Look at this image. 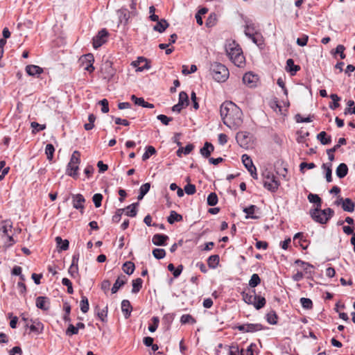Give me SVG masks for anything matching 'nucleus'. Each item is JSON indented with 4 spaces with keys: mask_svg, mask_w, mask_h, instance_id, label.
<instances>
[{
    "mask_svg": "<svg viewBox=\"0 0 355 355\" xmlns=\"http://www.w3.org/2000/svg\"><path fill=\"white\" fill-rule=\"evenodd\" d=\"M98 103L101 105V111L103 113L109 112V103L106 98L101 100Z\"/></svg>",
    "mask_w": 355,
    "mask_h": 355,
    "instance_id": "nucleus-62",
    "label": "nucleus"
},
{
    "mask_svg": "<svg viewBox=\"0 0 355 355\" xmlns=\"http://www.w3.org/2000/svg\"><path fill=\"white\" fill-rule=\"evenodd\" d=\"M286 70L287 72L290 73L291 76H294L300 70V67L295 64L294 60L289 58L286 60Z\"/></svg>",
    "mask_w": 355,
    "mask_h": 355,
    "instance_id": "nucleus-21",
    "label": "nucleus"
},
{
    "mask_svg": "<svg viewBox=\"0 0 355 355\" xmlns=\"http://www.w3.org/2000/svg\"><path fill=\"white\" fill-rule=\"evenodd\" d=\"M334 215V211L331 208H327L324 209H321L320 211L315 213V216L318 218H315L314 215H310L312 219L320 224H326Z\"/></svg>",
    "mask_w": 355,
    "mask_h": 355,
    "instance_id": "nucleus-7",
    "label": "nucleus"
},
{
    "mask_svg": "<svg viewBox=\"0 0 355 355\" xmlns=\"http://www.w3.org/2000/svg\"><path fill=\"white\" fill-rule=\"evenodd\" d=\"M314 115H309L308 117L304 118L300 114H297L295 116L297 123H309L313 121Z\"/></svg>",
    "mask_w": 355,
    "mask_h": 355,
    "instance_id": "nucleus-52",
    "label": "nucleus"
},
{
    "mask_svg": "<svg viewBox=\"0 0 355 355\" xmlns=\"http://www.w3.org/2000/svg\"><path fill=\"white\" fill-rule=\"evenodd\" d=\"M241 295L245 303L253 305L257 310L261 309L266 305V300L265 297L256 295L254 289L250 293L243 292Z\"/></svg>",
    "mask_w": 355,
    "mask_h": 355,
    "instance_id": "nucleus-4",
    "label": "nucleus"
},
{
    "mask_svg": "<svg viewBox=\"0 0 355 355\" xmlns=\"http://www.w3.org/2000/svg\"><path fill=\"white\" fill-rule=\"evenodd\" d=\"M12 227V223L10 220H3L2 222V226L1 230L3 233L4 236H8V231Z\"/></svg>",
    "mask_w": 355,
    "mask_h": 355,
    "instance_id": "nucleus-44",
    "label": "nucleus"
},
{
    "mask_svg": "<svg viewBox=\"0 0 355 355\" xmlns=\"http://www.w3.org/2000/svg\"><path fill=\"white\" fill-rule=\"evenodd\" d=\"M261 282V279L259 276L254 273L251 276V278L249 281V286L252 288H254L258 286Z\"/></svg>",
    "mask_w": 355,
    "mask_h": 355,
    "instance_id": "nucleus-50",
    "label": "nucleus"
},
{
    "mask_svg": "<svg viewBox=\"0 0 355 355\" xmlns=\"http://www.w3.org/2000/svg\"><path fill=\"white\" fill-rule=\"evenodd\" d=\"M258 209L259 208L256 205H251L249 207L243 208V211L247 214L245 216L246 218L258 219L259 216L254 215L255 211Z\"/></svg>",
    "mask_w": 355,
    "mask_h": 355,
    "instance_id": "nucleus-25",
    "label": "nucleus"
},
{
    "mask_svg": "<svg viewBox=\"0 0 355 355\" xmlns=\"http://www.w3.org/2000/svg\"><path fill=\"white\" fill-rule=\"evenodd\" d=\"M168 26V23L165 19H162L157 21V24L153 27V30L159 33H163Z\"/></svg>",
    "mask_w": 355,
    "mask_h": 355,
    "instance_id": "nucleus-28",
    "label": "nucleus"
},
{
    "mask_svg": "<svg viewBox=\"0 0 355 355\" xmlns=\"http://www.w3.org/2000/svg\"><path fill=\"white\" fill-rule=\"evenodd\" d=\"M178 103L182 106H187L189 104V96L185 92H180L179 94Z\"/></svg>",
    "mask_w": 355,
    "mask_h": 355,
    "instance_id": "nucleus-45",
    "label": "nucleus"
},
{
    "mask_svg": "<svg viewBox=\"0 0 355 355\" xmlns=\"http://www.w3.org/2000/svg\"><path fill=\"white\" fill-rule=\"evenodd\" d=\"M138 205V202H135L126 207V208L124 209L126 210L125 214L130 217H135L137 214V207Z\"/></svg>",
    "mask_w": 355,
    "mask_h": 355,
    "instance_id": "nucleus-35",
    "label": "nucleus"
},
{
    "mask_svg": "<svg viewBox=\"0 0 355 355\" xmlns=\"http://www.w3.org/2000/svg\"><path fill=\"white\" fill-rule=\"evenodd\" d=\"M109 35L107 31L103 28L98 31V34L93 37V47L98 49L107 42Z\"/></svg>",
    "mask_w": 355,
    "mask_h": 355,
    "instance_id": "nucleus-9",
    "label": "nucleus"
},
{
    "mask_svg": "<svg viewBox=\"0 0 355 355\" xmlns=\"http://www.w3.org/2000/svg\"><path fill=\"white\" fill-rule=\"evenodd\" d=\"M348 171L349 168L347 165L345 163H341L338 166L336 170V173L338 178L341 179L345 178L347 175Z\"/></svg>",
    "mask_w": 355,
    "mask_h": 355,
    "instance_id": "nucleus-26",
    "label": "nucleus"
},
{
    "mask_svg": "<svg viewBox=\"0 0 355 355\" xmlns=\"http://www.w3.org/2000/svg\"><path fill=\"white\" fill-rule=\"evenodd\" d=\"M80 153L78 150H75L71 155L69 162L67 164L66 174L73 178H78V165L80 162Z\"/></svg>",
    "mask_w": 355,
    "mask_h": 355,
    "instance_id": "nucleus-6",
    "label": "nucleus"
},
{
    "mask_svg": "<svg viewBox=\"0 0 355 355\" xmlns=\"http://www.w3.org/2000/svg\"><path fill=\"white\" fill-rule=\"evenodd\" d=\"M220 114L223 123L232 130H236L243 124V112L232 101H225L221 104Z\"/></svg>",
    "mask_w": 355,
    "mask_h": 355,
    "instance_id": "nucleus-1",
    "label": "nucleus"
},
{
    "mask_svg": "<svg viewBox=\"0 0 355 355\" xmlns=\"http://www.w3.org/2000/svg\"><path fill=\"white\" fill-rule=\"evenodd\" d=\"M209 70L213 78L218 83H224L229 78L228 69L223 64L214 62L210 64Z\"/></svg>",
    "mask_w": 355,
    "mask_h": 355,
    "instance_id": "nucleus-3",
    "label": "nucleus"
},
{
    "mask_svg": "<svg viewBox=\"0 0 355 355\" xmlns=\"http://www.w3.org/2000/svg\"><path fill=\"white\" fill-rule=\"evenodd\" d=\"M30 322L32 324L30 325L29 329L31 332H34L37 334H40L42 332L44 329L43 324L37 320H33L31 318Z\"/></svg>",
    "mask_w": 355,
    "mask_h": 355,
    "instance_id": "nucleus-22",
    "label": "nucleus"
},
{
    "mask_svg": "<svg viewBox=\"0 0 355 355\" xmlns=\"http://www.w3.org/2000/svg\"><path fill=\"white\" fill-rule=\"evenodd\" d=\"M127 281H128L127 277L125 275L121 274L117 278L116 282H114V284L111 289L112 293H116L121 286H123V285H125L126 284Z\"/></svg>",
    "mask_w": 355,
    "mask_h": 355,
    "instance_id": "nucleus-19",
    "label": "nucleus"
},
{
    "mask_svg": "<svg viewBox=\"0 0 355 355\" xmlns=\"http://www.w3.org/2000/svg\"><path fill=\"white\" fill-rule=\"evenodd\" d=\"M245 327L246 333H253L264 329L263 326L259 323H247L245 324Z\"/></svg>",
    "mask_w": 355,
    "mask_h": 355,
    "instance_id": "nucleus-30",
    "label": "nucleus"
},
{
    "mask_svg": "<svg viewBox=\"0 0 355 355\" xmlns=\"http://www.w3.org/2000/svg\"><path fill=\"white\" fill-rule=\"evenodd\" d=\"M193 148L194 146L192 144H187L184 148L181 146L176 152L177 155L179 157H182V154L188 155L193 150Z\"/></svg>",
    "mask_w": 355,
    "mask_h": 355,
    "instance_id": "nucleus-33",
    "label": "nucleus"
},
{
    "mask_svg": "<svg viewBox=\"0 0 355 355\" xmlns=\"http://www.w3.org/2000/svg\"><path fill=\"white\" fill-rule=\"evenodd\" d=\"M168 239V236L166 234H156L153 236L152 242L155 245L165 246Z\"/></svg>",
    "mask_w": 355,
    "mask_h": 355,
    "instance_id": "nucleus-17",
    "label": "nucleus"
},
{
    "mask_svg": "<svg viewBox=\"0 0 355 355\" xmlns=\"http://www.w3.org/2000/svg\"><path fill=\"white\" fill-rule=\"evenodd\" d=\"M214 150V146L210 142L206 141L204 146L200 148V153L205 158H209L211 153Z\"/></svg>",
    "mask_w": 355,
    "mask_h": 355,
    "instance_id": "nucleus-20",
    "label": "nucleus"
},
{
    "mask_svg": "<svg viewBox=\"0 0 355 355\" xmlns=\"http://www.w3.org/2000/svg\"><path fill=\"white\" fill-rule=\"evenodd\" d=\"M316 137L322 145H327L331 142V137L328 136L325 131L320 132Z\"/></svg>",
    "mask_w": 355,
    "mask_h": 355,
    "instance_id": "nucleus-29",
    "label": "nucleus"
},
{
    "mask_svg": "<svg viewBox=\"0 0 355 355\" xmlns=\"http://www.w3.org/2000/svg\"><path fill=\"white\" fill-rule=\"evenodd\" d=\"M83 64L85 66V70L87 71L89 73H92L94 71V67L93 65L94 62V58L93 54L87 53L84 55L81 58Z\"/></svg>",
    "mask_w": 355,
    "mask_h": 355,
    "instance_id": "nucleus-12",
    "label": "nucleus"
},
{
    "mask_svg": "<svg viewBox=\"0 0 355 355\" xmlns=\"http://www.w3.org/2000/svg\"><path fill=\"white\" fill-rule=\"evenodd\" d=\"M266 319L270 324H277L278 315L274 310H271L266 315Z\"/></svg>",
    "mask_w": 355,
    "mask_h": 355,
    "instance_id": "nucleus-34",
    "label": "nucleus"
},
{
    "mask_svg": "<svg viewBox=\"0 0 355 355\" xmlns=\"http://www.w3.org/2000/svg\"><path fill=\"white\" fill-rule=\"evenodd\" d=\"M31 126L33 128V133H36L40 130H43L46 128L45 125H40L38 123L33 121L31 123Z\"/></svg>",
    "mask_w": 355,
    "mask_h": 355,
    "instance_id": "nucleus-61",
    "label": "nucleus"
},
{
    "mask_svg": "<svg viewBox=\"0 0 355 355\" xmlns=\"http://www.w3.org/2000/svg\"><path fill=\"white\" fill-rule=\"evenodd\" d=\"M182 220V216L178 214L175 211H171L170 215L167 218V221L170 224H173L175 222H179Z\"/></svg>",
    "mask_w": 355,
    "mask_h": 355,
    "instance_id": "nucleus-38",
    "label": "nucleus"
},
{
    "mask_svg": "<svg viewBox=\"0 0 355 355\" xmlns=\"http://www.w3.org/2000/svg\"><path fill=\"white\" fill-rule=\"evenodd\" d=\"M143 280L141 278H137L132 281V293H137L142 288Z\"/></svg>",
    "mask_w": 355,
    "mask_h": 355,
    "instance_id": "nucleus-42",
    "label": "nucleus"
},
{
    "mask_svg": "<svg viewBox=\"0 0 355 355\" xmlns=\"http://www.w3.org/2000/svg\"><path fill=\"white\" fill-rule=\"evenodd\" d=\"M180 322L182 324L191 323L194 324L196 320L189 314H184L180 318Z\"/></svg>",
    "mask_w": 355,
    "mask_h": 355,
    "instance_id": "nucleus-51",
    "label": "nucleus"
},
{
    "mask_svg": "<svg viewBox=\"0 0 355 355\" xmlns=\"http://www.w3.org/2000/svg\"><path fill=\"white\" fill-rule=\"evenodd\" d=\"M345 50V47L343 44H338L336 49L335 52L334 53L335 54H339L340 59L343 60L345 58V54L344 53V51Z\"/></svg>",
    "mask_w": 355,
    "mask_h": 355,
    "instance_id": "nucleus-56",
    "label": "nucleus"
},
{
    "mask_svg": "<svg viewBox=\"0 0 355 355\" xmlns=\"http://www.w3.org/2000/svg\"><path fill=\"white\" fill-rule=\"evenodd\" d=\"M308 200L310 202L314 203L316 205V207L310 210V215H315V213L320 211V208L322 206V199L318 194H314L310 193L308 195ZM315 218H318L316 216H314Z\"/></svg>",
    "mask_w": 355,
    "mask_h": 355,
    "instance_id": "nucleus-11",
    "label": "nucleus"
},
{
    "mask_svg": "<svg viewBox=\"0 0 355 355\" xmlns=\"http://www.w3.org/2000/svg\"><path fill=\"white\" fill-rule=\"evenodd\" d=\"M55 152V148L53 144H48L45 148V153L46 155L47 159L49 161H51L53 158V155Z\"/></svg>",
    "mask_w": 355,
    "mask_h": 355,
    "instance_id": "nucleus-48",
    "label": "nucleus"
},
{
    "mask_svg": "<svg viewBox=\"0 0 355 355\" xmlns=\"http://www.w3.org/2000/svg\"><path fill=\"white\" fill-rule=\"evenodd\" d=\"M103 78L110 80L115 74V69L112 67V62L106 61L103 68Z\"/></svg>",
    "mask_w": 355,
    "mask_h": 355,
    "instance_id": "nucleus-14",
    "label": "nucleus"
},
{
    "mask_svg": "<svg viewBox=\"0 0 355 355\" xmlns=\"http://www.w3.org/2000/svg\"><path fill=\"white\" fill-rule=\"evenodd\" d=\"M156 153L155 148L152 146H148L146 148L145 153L142 155V160L146 161L149 159L150 156L153 155Z\"/></svg>",
    "mask_w": 355,
    "mask_h": 355,
    "instance_id": "nucleus-47",
    "label": "nucleus"
},
{
    "mask_svg": "<svg viewBox=\"0 0 355 355\" xmlns=\"http://www.w3.org/2000/svg\"><path fill=\"white\" fill-rule=\"evenodd\" d=\"M103 197L101 193H95L92 197V201L96 208L101 206V202Z\"/></svg>",
    "mask_w": 355,
    "mask_h": 355,
    "instance_id": "nucleus-54",
    "label": "nucleus"
},
{
    "mask_svg": "<svg viewBox=\"0 0 355 355\" xmlns=\"http://www.w3.org/2000/svg\"><path fill=\"white\" fill-rule=\"evenodd\" d=\"M72 199L73 207L76 209L80 210V213H83L85 209V198L80 193L73 194L71 193Z\"/></svg>",
    "mask_w": 355,
    "mask_h": 355,
    "instance_id": "nucleus-10",
    "label": "nucleus"
},
{
    "mask_svg": "<svg viewBox=\"0 0 355 355\" xmlns=\"http://www.w3.org/2000/svg\"><path fill=\"white\" fill-rule=\"evenodd\" d=\"M220 262V257L218 254L211 255L207 259V265L210 268H216L218 266Z\"/></svg>",
    "mask_w": 355,
    "mask_h": 355,
    "instance_id": "nucleus-31",
    "label": "nucleus"
},
{
    "mask_svg": "<svg viewBox=\"0 0 355 355\" xmlns=\"http://www.w3.org/2000/svg\"><path fill=\"white\" fill-rule=\"evenodd\" d=\"M329 97L333 101L329 105V108L333 110L337 109L340 106L338 102L340 101V98L336 94H331Z\"/></svg>",
    "mask_w": 355,
    "mask_h": 355,
    "instance_id": "nucleus-40",
    "label": "nucleus"
},
{
    "mask_svg": "<svg viewBox=\"0 0 355 355\" xmlns=\"http://www.w3.org/2000/svg\"><path fill=\"white\" fill-rule=\"evenodd\" d=\"M251 40L257 44L258 46L263 44V36L261 33L257 32L255 33V35L253 36V37L251 39Z\"/></svg>",
    "mask_w": 355,
    "mask_h": 355,
    "instance_id": "nucleus-55",
    "label": "nucleus"
},
{
    "mask_svg": "<svg viewBox=\"0 0 355 355\" xmlns=\"http://www.w3.org/2000/svg\"><path fill=\"white\" fill-rule=\"evenodd\" d=\"M152 253L153 257L157 259H162L166 256V251L162 248H155Z\"/></svg>",
    "mask_w": 355,
    "mask_h": 355,
    "instance_id": "nucleus-49",
    "label": "nucleus"
},
{
    "mask_svg": "<svg viewBox=\"0 0 355 355\" xmlns=\"http://www.w3.org/2000/svg\"><path fill=\"white\" fill-rule=\"evenodd\" d=\"M55 242L58 251L67 250L69 246V242L67 239L63 240L60 236L55 237Z\"/></svg>",
    "mask_w": 355,
    "mask_h": 355,
    "instance_id": "nucleus-27",
    "label": "nucleus"
},
{
    "mask_svg": "<svg viewBox=\"0 0 355 355\" xmlns=\"http://www.w3.org/2000/svg\"><path fill=\"white\" fill-rule=\"evenodd\" d=\"M132 64L135 67H137V71H143L150 68V62L144 57H139Z\"/></svg>",
    "mask_w": 355,
    "mask_h": 355,
    "instance_id": "nucleus-13",
    "label": "nucleus"
},
{
    "mask_svg": "<svg viewBox=\"0 0 355 355\" xmlns=\"http://www.w3.org/2000/svg\"><path fill=\"white\" fill-rule=\"evenodd\" d=\"M36 306L43 311H47L50 308V301L47 297L39 296L36 298Z\"/></svg>",
    "mask_w": 355,
    "mask_h": 355,
    "instance_id": "nucleus-16",
    "label": "nucleus"
},
{
    "mask_svg": "<svg viewBox=\"0 0 355 355\" xmlns=\"http://www.w3.org/2000/svg\"><path fill=\"white\" fill-rule=\"evenodd\" d=\"M302 306L306 309H311L313 307V302L309 298L302 297L300 299Z\"/></svg>",
    "mask_w": 355,
    "mask_h": 355,
    "instance_id": "nucleus-53",
    "label": "nucleus"
},
{
    "mask_svg": "<svg viewBox=\"0 0 355 355\" xmlns=\"http://www.w3.org/2000/svg\"><path fill=\"white\" fill-rule=\"evenodd\" d=\"M218 198L216 193L211 192L209 194L207 199V203L209 206H215L218 203Z\"/></svg>",
    "mask_w": 355,
    "mask_h": 355,
    "instance_id": "nucleus-46",
    "label": "nucleus"
},
{
    "mask_svg": "<svg viewBox=\"0 0 355 355\" xmlns=\"http://www.w3.org/2000/svg\"><path fill=\"white\" fill-rule=\"evenodd\" d=\"M26 73L31 76H35L43 73V69L39 66L30 64L26 67Z\"/></svg>",
    "mask_w": 355,
    "mask_h": 355,
    "instance_id": "nucleus-24",
    "label": "nucleus"
},
{
    "mask_svg": "<svg viewBox=\"0 0 355 355\" xmlns=\"http://www.w3.org/2000/svg\"><path fill=\"white\" fill-rule=\"evenodd\" d=\"M168 270L171 272L174 276V277H178L182 272L183 266L180 265L177 268L173 263H169L168 265Z\"/></svg>",
    "mask_w": 355,
    "mask_h": 355,
    "instance_id": "nucleus-37",
    "label": "nucleus"
},
{
    "mask_svg": "<svg viewBox=\"0 0 355 355\" xmlns=\"http://www.w3.org/2000/svg\"><path fill=\"white\" fill-rule=\"evenodd\" d=\"M124 211H125L124 209H118L116 211L115 214L112 216V221L114 223H119L121 220V216H122L123 213L124 212Z\"/></svg>",
    "mask_w": 355,
    "mask_h": 355,
    "instance_id": "nucleus-63",
    "label": "nucleus"
},
{
    "mask_svg": "<svg viewBox=\"0 0 355 355\" xmlns=\"http://www.w3.org/2000/svg\"><path fill=\"white\" fill-rule=\"evenodd\" d=\"M225 51L229 58L237 67H242L244 64V56L242 49L234 40H227L225 43Z\"/></svg>",
    "mask_w": 355,
    "mask_h": 355,
    "instance_id": "nucleus-2",
    "label": "nucleus"
},
{
    "mask_svg": "<svg viewBox=\"0 0 355 355\" xmlns=\"http://www.w3.org/2000/svg\"><path fill=\"white\" fill-rule=\"evenodd\" d=\"M340 201L342 202V209L345 211L353 212L354 211L355 203L352 201V199L349 198L345 199L340 198Z\"/></svg>",
    "mask_w": 355,
    "mask_h": 355,
    "instance_id": "nucleus-18",
    "label": "nucleus"
},
{
    "mask_svg": "<svg viewBox=\"0 0 355 355\" xmlns=\"http://www.w3.org/2000/svg\"><path fill=\"white\" fill-rule=\"evenodd\" d=\"M242 162L248 172L250 173L253 179L257 180L258 175L257 173V168L254 165L252 159L247 154H244L241 157Z\"/></svg>",
    "mask_w": 355,
    "mask_h": 355,
    "instance_id": "nucleus-8",
    "label": "nucleus"
},
{
    "mask_svg": "<svg viewBox=\"0 0 355 355\" xmlns=\"http://www.w3.org/2000/svg\"><path fill=\"white\" fill-rule=\"evenodd\" d=\"M131 100L134 102V103L137 105L144 107L146 101L144 98L137 97L135 95H132L130 97Z\"/></svg>",
    "mask_w": 355,
    "mask_h": 355,
    "instance_id": "nucleus-59",
    "label": "nucleus"
},
{
    "mask_svg": "<svg viewBox=\"0 0 355 355\" xmlns=\"http://www.w3.org/2000/svg\"><path fill=\"white\" fill-rule=\"evenodd\" d=\"M152 320L153 322V324H151L148 326V330L150 332H155L158 327L159 320L158 317H153L152 318Z\"/></svg>",
    "mask_w": 355,
    "mask_h": 355,
    "instance_id": "nucleus-60",
    "label": "nucleus"
},
{
    "mask_svg": "<svg viewBox=\"0 0 355 355\" xmlns=\"http://www.w3.org/2000/svg\"><path fill=\"white\" fill-rule=\"evenodd\" d=\"M331 166V163H324L322 165V168L325 170V178L327 182H332Z\"/></svg>",
    "mask_w": 355,
    "mask_h": 355,
    "instance_id": "nucleus-36",
    "label": "nucleus"
},
{
    "mask_svg": "<svg viewBox=\"0 0 355 355\" xmlns=\"http://www.w3.org/2000/svg\"><path fill=\"white\" fill-rule=\"evenodd\" d=\"M309 40V36L307 35H303L302 37L297 39L296 43L300 46H304L307 44Z\"/></svg>",
    "mask_w": 355,
    "mask_h": 355,
    "instance_id": "nucleus-64",
    "label": "nucleus"
},
{
    "mask_svg": "<svg viewBox=\"0 0 355 355\" xmlns=\"http://www.w3.org/2000/svg\"><path fill=\"white\" fill-rule=\"evenodd\" d=\"M135 268V264L132 261H126L123 264L122 266L123 272L128 275H130L134 272Z\"/></svg>",
    "mask_w": 355,
    "mask_h": 355,
    "instance_id": "nucleus-39",
    "label": "nucleus"
},
{
    "mask_svg": "<svg viewBox=\"0 0 355 355\" xmlns=\"http://www.w3.org/2000/svg\"><path fill=\"white\" fill-rule=\"evenodd\" d=\"M80 310L83 313H86L88 312L89 309V304L88 299L86 296L82 295L81 300L80 302Z\"/></svg>",
    "mask_w": 355,
    "mask_h": 355,
    "instance_id": "nucleus-41",
    "label": "nucleus"
},
{
    "mask_svg": "<svg viewBox=\"0 0 355 355\" xmlns=\"http://www.w3.org/2000/svg\"><path fill=\"white\" fill-rule=\"evenodd\" d=\"M62 284L64 286H66L67 287V293L69 294H72L73 293V289L72 286L71 282L68 278H63L62 279Z\"/></svg>",
    "mask_w": 355,
    "mask_h": 355,
    "instance_id": "nucleus-57",
    "label": "nucleus"
},
{
    "mask_svg": "<svg viewBox=\"0 0 355 355\" xmlns=\"http://www.w3.org/2000/svg\"><path fill=\"white\" fill-rule=\"evenodd\" d=\"M257 80V75H255L252 72L245 73L243 77V81L244 84L248 85L250 87H254Z\"/></svg>",
    "mask_w": 355,
    "mask_h": 355,
    "instance_id": "nucleus-15",
    "label": "nucleus"
},
{
    "mask_svg": "<svg viewBox=\"0 0 355 355\" xmlns=\"http://www.w3.org/2000/svg\"><path fill=\"white\" fill-rule=\"evenodd\" d=\"M263 187L271 192H276L279 187V182L277 180L274 173L266 169L262 172Z\"/></svg>",
    "mask_w": 355,
    "mask_h": 355,
    "instance_id": "nucleus-5",
    "label": "nucleus"
},
{
    "mask_svg": "<svg viewBox=\"0 0 355 355\" xmlns=\"http://www.w3.org/2000/svg\"><path fill=\"white\" fill-rule=\"evenodd\" d=\"M132 307L129 300H123L121 302V311L124 315L125 318H128L130 316Z\"/></svg>",
    "mask_w": 355,
    "mask_h": 355,
    "instance_id": "nucleus-23",
    "label": "nucleus"
},
{
    "mask_svg": "<svg viewBox=\"0 0 355 355\" xmlns=\"http://www.w3.org/2000/svg\"><path fill=\"white\" fill-rule=\"evenodd\" d=\"M184 191L187 195H193L196 191V186L189 183L184 187Z\"/></svg>",
    "mask_w": 355,
    "mask_h": 355,
    "instance_id": "nucleus-58",
    "label": "nucleus"
},
{
    "mask_svg": "<svg viewBox=\"0 0 355 355\" xmlns=\"http://www.w3.org/2000/svg\"><path fill=\"white\" fill-rule=\"evenodd\" d=\"M119 12L120 13L119 18L121 22L123 21L125 23H127L128 19L132 15L131 12L127 10L126 8H121V10H119Z\"/></svg>",
    "mask_w": 355,
    "mask_h": 355,
    "instance_id": "nucleus-43",
    "label": "nucleus"
},
{
    "mask_svg": "<svg viewBox=\"0 0 355 355\" xmlns=\"http://www.w3.org/2000/svg\"><path fill=\"white\" fill-rule=\"evenodd\" d=\"M248 133L246 132H239L236 136V139L241 146L248 144Z\"/></svg>",
    "mask_w": 355,
    "mask_h": 355,
    "instance_id": "nucleus-32",
    "label": "nucleus"
}]
</instances>
